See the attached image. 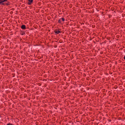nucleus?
I'll use <instances>...</instances> for the list:
<instances>
[{"label": "nucleus", "instance_id": "obj_9", "mask_svg": "<svg viewBox=\"0 0 125 125\" xmlns=\"http://www.w3.org/2000/svg\"><path fill=\"white\" fill-rule=\"evenodd\" d=\"M7 125H13L11 123H8L7 124Z\"/></svg>", "mask_w": 125, "mask_h": 125}, {"label": "nucleus", "instance_id": "obj_7", "mask_svg": "<svg viewBox=\"0 0 125 125\" xmlns=\"http://www.w3.org/2000/svg\"><path fill=\"white\" fill-rule=\"evenodd\" d=\"M61 20H62V21H63V22H64V21H65V19H64V18H61Z\"/></svg>", "mask_w": 125, "mask_h": 125}, {"label": "nucleus", "instance_id": "obj_8", "mask_svg": "<svg viewBox=\"0 0 125 125\" xmlns=\"http://www.w3.org/2000/svg\"><path fill=\"white\" fill-rule=\"evenodd\" d=\"M112 22H113V23H115V22H116V19H113L112 20Z\"/></svg>", "mask_w": 125, "mask_h": 125}, {"label": "nucleus", "instance_id": "obj_2", "mask_svg": "<svg viewBox=\"0 0 125 125\" xmlns=\"http://www.w3.org/2000/svg\"><path fill=\"white\" fill-rule=\"evenodd\" d=\"M5 1H7V0H0V4L5 5V3H4Z\"/></svg>", "mask_w": 125, "mask_h": 125}, {"label": "nucleus", "instance_id": "obj_6", "mask_svg": "<svg viewBox=\"0 0 125 125\" xmlns=\"http://www.w3.org/2000/svg\"><path fill=\"white\" fill-rule=\"evenodd\" d=\"M62 20H61V19H59L58 21V23H59V24H61V21Z\"/></svg>", "mask_w": 125, "mask_h": 125}, {"label": "nucleus", "instance_id": "obj_3", "mask_svg": "<svg viewBox=\"0 0 125 125\" xmlns=\"http://www.w3.org/2000/svg\"><path fill=\"white\" fill-rule=\"evenodd\" d=\"M29 2L28 3V4L29 5H31V4H32V3H33V1H34V0H28Z\"/></svg>", "mask_w": 125, "mask_h": 125}, {"label": "nucleus", "instance_id": "obj_1", "mask_svg": "<svg viewBox=\"0 0 125 125\" xmlns=\"http://www.w3.org/2000/svg\"><path fill=\"white\" fill-rule=\"evenodd\" d=\"M54 33H55V35H58L59 34H61V29H56L54 30Z\"/></svg>", "mask_w": 125, "mask_h": 125}, {"label": "nucleus", "instance_id": "obj_5", "mask_svg": "<svg viewBox=\"0 0 125 125\" xmlns=\"http://www.w3.org/2000/svg\"><path fill=\"white\" fill-rule=\"evenodd\" d=\"M5 5H9L10 4H9V1L7 2V3L4 2Z\"/></svg>", "mask_w": 125, "mask_h": 125}, {"label": "nucleus", "instance_id": "obj_4", "mask_svg": "<svg viewBox=\"0 0 125 125\" xmlns=\"http://www.w3.org/2000/svg\"><path fill=\"white\" fill-rule=\"evenodd\" d=\"M21 28L22 29V30H26V25L23 24L21 26Z\"/></svg>", "mask_w": 125, "mask_h": 125}, {"label": "nucleus", "instance_id": "obj_10", "mask_svg": "<svg viewBox=\"0 0 125 125\" xmlns=\"http://www.w3.org/2000/svg\"><path fill=\"white\" fill-rule=\"evenodd\" d=\"M124 60H125V56L124 57Z\"/></svg>", "mask_w": 125, "mask_h": 125}]
</instances>
